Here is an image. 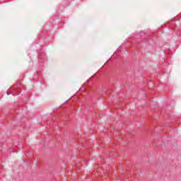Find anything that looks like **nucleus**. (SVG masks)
Here are the masks:
<instances>
[{
    "label": "nucleus",
    "mask_w": 181,
    "mask_h": 181,
    "mask_svg": "<svg viewBox=\"0 0 181 181\" xmlns=\"http://www.w3.org/2000/svg\"><path fill=\"white\" fill-rule=\"evenodd\" d=\"M6 93H7L8 95H9V92L7 91Z\"/></svg>",
    "instance_id": "1"
}]
</instances>
